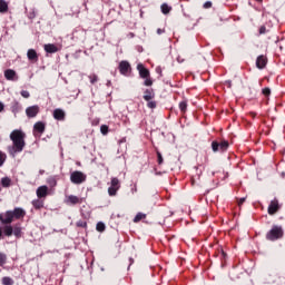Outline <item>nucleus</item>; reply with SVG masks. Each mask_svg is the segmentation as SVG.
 I'll list each match as a JSON object with an SVG mask.
<instances>
[{"mask_svg": "<svg viewBox=\"0 0 285 285\" xmlns=\"http://www.w3.org/2000/svg\"><path fill=\"white\" fill-rule=\"evenodd\" d=\"M10 140L12 141V147L8 148V153L11 157L19 155V153H23V148H26V132H23V130H12L10 134Z\"/></svg>", "mask_w": 285, "mask_h": 285, "instance_id": "1", "label": "nucleus"}, {"mask_svg": "<svg viewBox=\"0 0 285 285\" xmlns=\"http://www.w3.org/2000/svg\"><path fill=\"white\" fill-rule=\"evenodd\" d=\"M26 217V209L16 207L13 210H7L4 214H0L1 224H12L14 219H23Z\"/></svg>", "mask_w": 285, "mask_h": 285, "instance_id": "2", "label": "nucleus"}, {"mask_svg": "<svg viewBox=\"0 0 285 285\" xmlns=\"http://www.w3.org/2000/svg\"><path fill=\"white\" fill-rule=\"evenodd\" d=\"M267 242H277L284 238V227L281 225H273L271 230L266 233Z\"/></svg>", "mask_w": 285, "mask_h": 285, "instance_id": "3", "label": "nucleus"}, {"mask_svg": "<svg viewBox=\"0 0 285 285\" xmlns=\"http://www.w3.org/2000/svg\"><path fill=\"white\" fill-rule=\"evenodd\" d=\"M230 145L228 144V140H223V141H217V140H214L213 142H212V150H213V153H219V150L222 151V153H226V150H228V147H229Z\"/></svg>", "mask_w": 285, "mask_h": 285, "instance_id": "4", "label": "nucleus"}, {"mask_svg": "<svg viewBox=\"0 0 285 285\" xmlns=\"http://www.w3.org/2000/svg\"><path fill=\"white\" fill-rule=\"evenodd\" d=\"M86 178H87L86 174L79 170H76L70 175L71 184H76V185L83 184V181H86Z\"/></svg>", "mask_w": 285, "mask_h": 285, "instance_id": "5", "label": "nucleus"}, {"mask_svg": "<svg viewBox=\"0 0 285 285\" xmlns=\"http://www.w3.org/2000/svg\"><path fill=\"white\" fill-rule=\"evenodd\" d=\"M121 188L119 183V178H111V186L108 188L109 197H115L117 195V190Z\"/></svg>", "mask_w": 285, "mask_h": 285, "instance_id": "6", "label": "nucleus"}, {"mask_svg": "<svg viewBox=\"0 0 285 285\" xmlns=\"http://www.w3.org/2000/svg\"><path fill=\"white\" fill-rule=\"evenodd\" d=\"M279 208H282V206L279 205V200H277V198H274L268 205L267 213L268 215H277V213H279Z\"/></svg>", "mask_w": 285, "mask_h": 285, "instance_id": "7", "label": "nucleus"}, {"mask_svg": "<svg viewBox=\"0 0 285 285\" xmlns=\"http://www.w3.org/2000/svg\"><path fill=\"white\" fill-rule=\"evenodd\" d=\"M118 70L120 72V75L128 77L129 72L132 70V67H130V62L122 60L119 63Z\"/></svg>", "mask_w": 285, "mask_h": 285, "instance_id": "8", "label": "nucleus"}, {"mask_svg": "<svg viewBox=\"0 0 285 285\" xmlns=\"http://www.w3.org/2000/svg\"><path fill=\"white\" fill-rule=\"evenodd\" d=\"M39 112H40L39 105H33L26 109V115L29 119H35V117H37Z\"/></svg>", "mask_w": 285, "mask_h": 285, "instance_id": "9", "label": "nucleus"}, {"mask_svg": "<svg viewBox=\"0 0 285 285\" xmlns=\"http://www.w3.org/2000/svg\"><path fill=\"white\" fill-rule=\"evenodd\" d=\"M46 132V122L43 121H37L33 125V135L37 137V135H43Z\"/></svg>", "mask_w": 285, "mask_h": 285, "instance_id": "10", "label": "nucleus"}, {"mask_svg": "<svg viewBox=\"0 0 285 285\" xmlns=\"http://www.w3.org/2000/svg\"><path fill=\"white\" fill-rule=\"evenodd\" d=\"M48 194H49V189H48V186L46 185L38 187L36 190V195L38 199H46L48 197Z\"/></svg>", "mask_w": 285, "mask_h": 285, "instance_id": "11", "label": "nucleus"}, {"mask_svg": "<svg viewBox=\"0 0 285 285\" xmlns=\"http://www.w3.org/2000/svg\"><path fill=\"white\" fill-rule=\"evenodd\" d=\"M266 63H268V59L266 58V56L261 55L257 57L256 68H258V70H264V68H266Z\"/></svg>", "mask_w": 285, "mask_h": 285, "instance_id": "12", "label": "nucleus"}, {"mask_svg": "<svg viewBox=\"0 0 285 285\" xmlns=\"http://www.w3.org/2000/svg\"><path fill=\"white\" fill-rule=\"evenodd\" d=\"M82 199L75 195H69L66 197L65 204L76 206V204H81Z\"/></svg>", "mask_w": 285, "mask_h": 285, "instance_id": "13", "label": "nucleus"}, {"mask_svg": "<svg viewBox=\"0 0 285 285\" xmlns=\"http://www.w3.org/2000/svg\"><path fill=\"white\" fill-rule=\"evenodd\" d=\"M137 70L139 71L141 79H148V77H150V70L146 69L142 63L137 66Z\"/></svg>", "mask_w": 285, "mask_h": 285, "instance_id": "14", "label": "nucleus"}, {"mask_svg": "<svg viewBox=\"0 0 285 285\" xmlns=\"http://www.w3.org/2000/svg\"><path fill=\"white\" fill-rule=\"evenodd\" d=\"M27 57L29 61H32L33 63H37L39 61V55L37 53V50L35 49H29L27 51Z\"/></svg>", "mask_w": 285, "mask_h": 285, "instance_id": "15", "label": "nucleus"}, {"mask_svg": "<svg viewBox=\"0 0 285 285\" xmlns=\"http://www.w3.org/2000/svg\"><path fill=\"white\" fill-rule=\"evenodd\" d=\"M53 119H56L57 121H63L66 119V111H63L62 109H55L53 110Z\"/></svg>", "mask_w": 285, "mask_h": 285, "instance_id": "16", "label": "nucleus"}, {"mask_svg": "<svg viewBox=\"0 0 285 285\" xmlns=\"http://www.w3.org/2000/svg\"><path fill=\"white\" fill-rule=\"evenodd\" d=\"M43 48L48 55H55V52H59V47H57L55 43L45 45Z\"/></svg>", "mask_w": 285, "mask_h": 285, "instance_id": "17", "label": "nucleus"}, {"mask_svg": "<svg viewBox=\"0 0 285 285\" xmlns=\"http://www.w3.org/2000/svg\"><path fill=\"white\" fill-rule=\"evenodd\" d=\"M2 232L6 235V237H12L13 227L10 224H3Z\"/></svg>", "mask_w": 285, "mask_h": 285, "instance_id": "18", "label": "nucleus"}, {"mask_svg": "<svg viewBox=\"0 0 285 285\" xmlns=\"http://www.w3.org/2000/svg\"><path fill=\"white\" fill-rule=\"evenodd\" d=\"M142 98L145 99V101H150L151 99H155V90L146 89Z\"/></svg>", "mask_w": 285, "mask_h": 285, "instance_id": "19", "label": "nucleus"}, {"mask_svg": "<svg viewBox=\"0 0 285 285\" xmlns=\"http://www.w3.org/2000/svg\"><path fill=\"white\" fill-rule=\"evenodd\" d=\"M4 77H6V79H8V81H12V79H14V77H17V71L12 70V69H7L4 71Z\"/></svg>", "mask_w": 285, "mask_h": 285, "instance_id": "20", "label": "nucleus"}, {"mask_svg": "<svg viewBox=\"0 0 285 285\" xmlns=\"http://www.w3.org/2000/svg\"><path fill=\"white\" fill-rule=\"evenodd\" d=\"M1 186L2 188H10L12 186V179L10 177H2Z\"/></svg>", "mask_w": 285, "mask_h": 285, "instance_id": "21", "label": "nucleus"}, {"mask_svg": "<svg viewBox=\"0 0 285 285\" xmlns=\"http://www.w3.org/2000/svg\"><path fill=\"white\" fill-rule=\"evenodd\" d=\"M31 204L36 210H41V208H43V200H41V198L32 200Z\"/></svg>", "mask_w": 285, "mask_h": 285, "instance_id": "22", "label": "nucleus"}, {"mask_svg": "<svg viewBox=\"0 0 285 285\" xmlns=\"http://www.w3.org/2000/svg\"><path fill=\"white\" fill-rule=\"evenodd\" d=\"M8 12V3L6 0H0V14Z\"/></svg>", "mask_w": 285, "mask_h": 285, "instance_id": "23", "label": "nucleus"}, {"mask_svg": "<svg viewBox=\"0 0 285 285\" xmlns=\"http://www.w3.org/2000/svg\"><path fill=\"white\" fill-rule=\"evenodd\" d=\"M160 10L163 14H170V10H173V7L168 6V3H163Z\"/></svg>", "mask_w": 285, "mask_h": 285, "instance_id": "24", "label": "nucleus"}, {"mask_svg": "<svg viewBox=\"0 0 285 285\" xmlns=\"http://www.w3.org/2000/svg\"><path fill=\"white\" fill-rule=\"evenodd\" d=\"M1 282L2 285H14V279H12L10 276L2 277Z\"/></svg>", "mask_w": 285, "mask_h": 285, "instance_id": "25", "label": "nucleus"}, {"mask_svg": "<svg viewBox=\"0 0 285 285\" xmlns=\"http://www.w3.org/2000/svg\"><path fill=\"white\" fill-rule=\"evenodd\" d=\"M21 110V106L19 105L18 101H14L11 106V112H13V115H17V112H19Z\"/></svg>", "mask_w": 285, "mask_h": 285, "instance_id": "26", "label": "nucleus"}, {"mask_svg": "<svg viewBox=\"0 0 285 285\" xmlns=\"http://www.w3.org/2000/svg\"><path fill=\"white\" fill-rule=\"evenodd\" d=\"M188 109V102L186 100H183L179 102V110L183 112V115L186 112Z\"/></svg>", "mask_w": 285, "mask_h": 285, "instance_id": "27", "label": "nucleus"}, {"mask_svg": "<svg viewBox=\"0 0 285 285\" xmlns=\"http://www.w3.org/2000/svg\"><path fill=\"white\" fill-rule=\"evenodd\" d=\"M141 219H146V214L144 213H138L135 218H134V223L135 224H139V222H141Z\"/></svg>", "mask_w": 285, "mask_h": 285, "instance_id": "28", "label": "nucleus"}, {"mask_svg": "<svg viewBox=\"0 0 285 285\" xmlns=\"http://www.w3.org/2000/svg\"><path fill=\"white\" fill-rule=\"evenodd\" d=\"M96 230L98 233H104L106 230V224H104L102 222L97 223Z\"/></svg>", "mask_w": 285, "mask_h": 285, "instance_id": "29", "label": "nucleus"}, {"mask_svg": "<svg viewBox=\"0 0 285 285\" xmlns=\"http://www.w3.org/2000/svg\"><path fill=\"white\" fill-rule=\"evenodd\" d=\"M8 262V255H6L4 253H0V266H6Z\"/></svg>", "mask_w": 285, "mask_h": 285, "instance_id": "30", "label": "nucleus"}, {"mask_svg": "<svg viewBox=\"0 0 285 285\" xmlns=\"http://www.w3.org/2000/svg\"><path fill=\"white\" fill-rule=\"evenodd\" d=\"M6 159H8L6 153L0 151V167L3 166V164H6Z\"/></svg>", "mask_w": 285, "mask_h": 285, "instance_id": "31", "label": "nucleus"}, {"mask_svg": "<svg viewBox=\"0 0 285 285\" xmlns=\"http://www.w3.org/2000/svg\"><path fill=\"white\" fill-rule=\"evenodd\" d=\"M90 83L95 85L99 81V77L95 73L89 76Z\"/></svg>", "mask_w": 285, "mask_h": 285, "instance_id": "32", "label": "nucleus"}, {"mask_svg": "<svg viewBox=\"0 0 285 285\" xmlns=\"http://www.w3.org/2000/svg\"><path fill=\"white\" fill-rule=\"evenodd\" d=\"M13 235H14V237H21V227L16 225L13 227Z\"/></svg>", "mask_w": 285, "mask_h": 285, "instance_id": "33", "label": "nucleus"}, {"mask_svg": "<svg viewBox=\"0 0 285 285\" xmlns=\"http://www.w3.org/2000/svg\"><path fill=\"white\" fill-rule=\"evenodd\" d=\"M76 226H78V228H87L88 227V223H86L85 220H78L76 223Z\"/></svg>", "mask_w": 285, "mask_h": 285, "instance_id": "34", "label": "nucleus"}, {"mask_svg": "<svg viewBox=\"0 0 285 285\" xmlns=\"http://www.w3.org/2000/svg\"><path fill=\"white\" fill-rule=\"evenodd\" d=\"M262 95H264V97H271V88L268 87L263 88Z\"/></svg>", "mask_w": 285, "mask_h": 285, "instance_id": "35", "label": "nucleus"}, {"mask_svg": "<svg viewBox=\"0 0 285 285\" xmlns=\"http://www.w3.org/2000/svg\"><path fill=\"white\" fill-rule=\"evenodd\" d=\"M156 155H157L158 165L161 166V164H164V156H161L159 151H156Z\"/></svg>", "mask_w": 285, "mask_h": 285, "instance_id": "36", "label": "nucleus"}, {"mask_svg": "<svg viewBox=\"0 0 285 285\" xmlns=\"http://www.w3.org/2000/svg\"><path fill=\"white\" fill-rule=\"evenodd\" d=\"M20 95L23 97V99H30V91L28 90H22Z\"/></svg>", "mask_w": 285, "mask_h": 285, "instance_id": "37", "label": "nucleus"}, {"mask_svg": "<svg viewBox=\"0 0 285 285\" xmlns=\"http://www.w3.org/2000/svg\"><path fill=\"white\" fill-rule=\"evenodd\" d=\"M100 131H101V135H108V126L107 125H101Z\"/></svg>", "mask_w": 285, "mask_h": 285, "instance_id": "38", "label": "nucleus"}, {"mask_svg": "<svg viewBox=\"0 0 285 285\" xmlns=\"http://www.w3.org/2000/svg\"><path fill=\"white\" fill-rule=\"evenodd\" d=\"M259 35H266V32H268V29H266V26H261L259 30H258Z\"/></svg>", "mask_w": 285, "mask_h": 285, "instance_id": "39", "label": "nucleus"}, {"mask_svg": "<svg viewBox=\"0 0 285 285\" xmlns=\"http://www.w3.org/2000/svg\"><path fill=\"white\" fill-rule=\"evenodd\" d=\"M144 86H153V79L150 77L145 78Z\"/></svg>", "mask_w": 285, "mask_h": 285, "instance_id": "40", "label": "nucleus"}, {"mask_svg": "<svg viewBox=\"0 0 285 285\" xmlns=\"http://www.w3.org/2000/svg\"><path fill=\"white\" fill-rule=\"evenodd\" d=\"M147 107H149V108H151V109H155V108H157V102L149 100L148 104H147Z\"/></svg>", "mask_w": 285, "mask_h": 285, "instance_id": "41", "label": "nucleus"}, {"mask_svg": "<svg viewBox=\"0 0 285 285\" xmlns=\"http://www.w3.org/2000/svg\"><path fill=\"white\" fill-rule=\"evenodd\" d=\"M203 8H205L206 10H208V8H213V2L210 1L205 2Z\"/></svg>", "mask_w": 285, "mask_h": 285, "instance_id": "42", "label": "nucleus"}, {"mask_svg": "<svg viewBox=\"0 0 285 285\" xmlns=\"http://www.w3.org/2000/svg\"><path fill=\"white\" fill-rule=\"evenodd\" d=\"M227 254L224 252V249H220V259H226Z\"/></svg>", "mask_w": 285, "mask_h": 285, "instance_id": "43", "label": "nucleus"}, {"mask_svg": "<svg viewBox=\"0 0 285 285\" xmlns=\"http://www.w3.org/2000/svg\"><path fill=\"white\" fill-rule=\"evenodd\" d=\"M244 202H246V198H240V199H238V206H243V205H244Z\"/></svg>", "mask_w": 285, "mask_h": 285, "instance_id": "44", "label": "nucleus"}, {"mask_svg": "<svg viewBox=\"0 0 285 285\" xmlns=\"http://www.w3.org/2000/svg\"><path fill=\"white\" fill-rule=\"evenodd\" d=\"M166 32V29H157V35H164Z\"/></svg>", "mask_w": 285, "mask_h": 285, "instance_id": "45", "label": "nucleus"}, {"mask_svg": "<svg viewBox=\"0 0 285 285\" xmlns=\"http://www.w3.org/2000/svg\"><path fill=\"white\" fill-rule=\"evenodd\" d=\"M6 106L3 105V102L0 101V112H3Z\"/></svg>", "mask_w": 285, "mask_h": 285, "instance_id": "46", "label": "nucleus"}, {"mask_svg": "<svg viewBox=\"0 0 285 285\" xmlns=\"http://www.w3.org/2000/svg\"><path fill=\"white\" fill-rule=\"evenodd\" d=\"M3 237V230L0 229V239Z\"/></svg>", "mask_w": 285, "mask_h": 285, "instance_id": "47", "label": "nucleus"}, {"mask_svg": "<svg viewBox=\"0 0 285 285\" xmlns=\"http://www.w3.org/2000/svg\"><path fill=\"white\" fill-rule=\"evenodd\" d=\"M129 37L132 39V37H135V33L130 32Z\"/></svg>", "mask_w": 285, "mask_h": 285, "instance_id": "48", "label": "nucleus"}, {"mask_svg": "<svg viewBox=\"0 0 285 285\" xmlns=\"http://www.w3.org/2000/svg\"><path fill=\"white\" fill-rule=\"evenodd\" d=\"M252 117H255V112H250Z\"/></svg>", "mask_w": 285, "mask_h": 285, "instance_id": "49", "label": "nucleus"}, {"mask_svg": "<svg viewBox=\"0 0 285 285\" xmlns=\"http://www.w3.org/2000/svg\"><path fill=\"white\" fill-rule=\"evenodd\" d=\"M256 1L262 2V0H256Z\"/></svg>", "mask_w": 285, "mask_h": 285, "instance_id": "50", "label": "nucleus"}, {"mask_svg": "<svg viewBox=\"0 0 285 285\" xmlns=\"http://www.w3.org/2000/svg\"><path fill=\"white\" fill-rule=\"evenodd\" d=\"M0 191H1V187H0Z\"/></svg>", "mask_w": 285, "mask_h": 285, "instance_id": "51", "label": "nucleus"}]
</instances>
